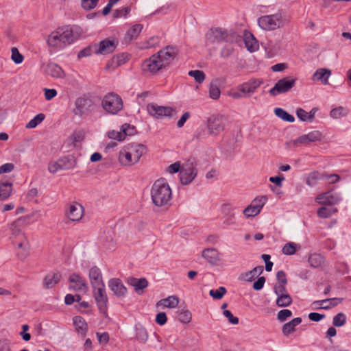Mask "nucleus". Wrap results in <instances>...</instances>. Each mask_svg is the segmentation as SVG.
Returning <instances> with one entry per match:
<instances>
[{
  "instance_id": "obj_1",
  "label": "nucleus",
  "mask_w": 351,
  "mask_h": 351,
  "mask_svg": "<svg viewBox=\"0 0 351 351\" xmlns=\"http://www.w3.org/2000/svg\"><path fill=\"white\" fill-rule=\"evenodd\" d=\"M82 29L76 25H64L58 27L48 36L47 43L53 50L65 48L78 39Z\"/></svg>"
},
{
  "instance_id": "obj_2",
  "label": "nucleus",
  "mask_w": 351,
  "mask_h": 351,
  "mask_svg": "<svg viewBox=\"0 0 351 351\" xmlns=\"http://www.w3.org/2000/svg\"><path fill=\"white\" fill-rule=\"evenodd\" d=\"M151 199L158 207L169 206L172 198V191L165 178L154 182L151 189Z\"/></svg>"
},
{
  "instance_id": "obj_3",
  "label": "nucleus",
  "mask_w": 351,
  "mask_h": 351,
  "mask_svg": "<svg viewBox=\"0 0 351 351\" xmlns=\"http://www.w3.org/2000/svg\"><path fill=\"white\" fill-rule=\"evenodd\" d=\"M147 150V147L141 143L128 144L120 151L119 161L122 165L132 166L139 161Z\"/></svg>"
},
{
  "instance_id": "obj_4",
  "label": "nucleus",
  "mask_w": 351,
  "mask_h": 351,
  "mask_svg": "<svg viewBox=\"0 0 351 351\" xmlns=\"http://www.w3.org/2000/svg\"><path fill=\"white\" fill-rule=\"evenodd\" d=\"M101 106L104 110L112 114H117L122 110L123 104L121 97L115 93H109L102 99Z\"/></svg>"
},
{
  "instance_id": "obj_5",
  "label": "nucleus",
  "mask_w": 351,
  "mask_h": 351,
  "mask_svg": "<svg viewBox=\"0 0 351 351\" xmlns=\"http://www.w3.org/2000/svg\"><path fill=\"white\" fill-rule=\"evenodd\" d=\"M197 163L195 158H190L182 164L180 172V182L184 185L190 184L197 176Z\"/></svg>"
},
{
  "instance_id": "obj_6",
  "label": "nucleus",
  "mask_w": 351,
  "mask_h": 351,
  "mask_svg": "<svg viewBox=\"0 0 351 351\" xmlns=\"http://www.w3.org/2000/svg\"><path fill=\"white\" fill-rule=\"evenodd\" d=\"M259 27L265 31H274L284 26L280 14L265 15L258 19Z\"/></svg>"
},
{
  "instance_id": "obj_7",
  "label": "nucleus",
  "mask_w": 351,
  "mask_h": 351,
  "mask_svg": "<svg viewBox=\"0 0 351 351\" xmlns=\"http://www.w3.org/2000/svg\"><path fill=\"white\" fill-rule=\"evenodd\" d=\"M21 221L19 219L15 221L11 224V239L12 240V243L15 245H17L19 248H21L27 251L29 250V245L26 237L21 231Z\"/></svg>"
},
{
  "instance_id": "obj_8",
  "label": "nucleus",
  "mask_w": 351,
  "mask_h": 351,
  "mask_svg": "<svg viewBox=\"0 0 351 351\" xmlns=\"http://www.w3.org/2000/svg\"><path fill=\"white\" fill-rule=\"evenodd\" d=\"M296 78L291 76H287L279 80L271 88L269 93L271 96H276L279 94L286 93L290 91L295 86Z\"/></svg>"
},
{
  "instance_id": "obj_9",
  "label": "nucleus",
  "mask_w": 351,
  "mask_h": 351,
  "mask_svg": "<svg viewBox=\"0 0 351 351\" xmlns=\"http://www.w3.org/2000/svg\"><path fill=\"white\" fill-rule=\"evenodd\" d=\"M225 119L222 115L213 116L207 120V128L209 134L217 136L225 128Z\"/></svg>"
},
{
  "instance_id": "obj_10",
  "label": "nucleus",
  "mask_w": 351,
  "mask_h": 351,
  "mask_svg": "<svg viewBox=\"0 0 351 351\" xmlns=\"http://www.w3.org/2000/svg\"><path fill=\"white\" fill-rule=\"evenodd\" d=\"M75 114L80 117L88 114L94 109L93 101L85 97H79L75 102Z\"/></svg>"
},
{
  "instance_id": "obj_11",
  "label": "nucleus",
  "mask_w": 351,
  "mask_h": 351,
  "mask_svg": "<svg viewBox=\"0 0 351 351\" xmlns=\"http://www.w3.org/2000/svg\"><path fill=\"white\" fill-rule=\"evenodd\" d=\"M178 53V50L176 47L167 46L160 49L156 54L163 66L166 67L173 62Z\"/></svg>"
},
{
  "instance_id": "obj_12",
  "label": "nucleus",
  "mask_w": 351,
  "mask_h": 351,
  "mask_svg": "<svg viewBox=\"0 0 351 351\" xmlns=\"http://www.w3.org/2000/svg\"><path fill=\"white\" fill-rule=\"evenodd\" d=\"M147 110L149 115L156 119H162L164 117H170L172 113V108L151 103L147 106Z\"/></svg>"
},
{
  "instance_id": "obj_13",
  "label": "nucleus",
  "mask_w": 351,
  "mask_h": 351,
  "mask_svg": "<svg viewBox=\"0 0 351 351\" xmlns=\"http://www.w3.org/2000/svg\"><path fill=\"white\" fill-rule=\"evenodd\" d=\"M322 139V134L317 130L311 131L308 134H303L295 140H292L289 143L293 146L300 144H308L313 142L321 141Z\"/></svg>"
},
{
  "instance_id": "obj_14",
  "label": "nucleus",
  "mask_w": 351,
  "mask_h": 351,
  "mask_svg": "<svg viewBox=\"0 0 351 351\" xmlns=\"http://www.w3.org/2000/svg\"><path fill=\"white\" fill-rule=\"evenodd\" d=\"M165 68L161 62L157 54L152 55L149 59L144 61L143 69L145 71L156 73L158 71Z\"/></svg>"
},
{
  "instance_id": "obj_15",
  "label": "nucleus",
  "mask_w": 351,
  "mask_h": 351,
  "mask_svg": "<svg viewBox=\"0 0 351 351\" xmlns=\"http://www.w3.org/2000/svg\"><path fill=\"white\" fill-rule=\"evenodd\" d=\"M94 289V296L97 302L99 310L101 313H104L106 310V304L108 302V298L106 294L105 285H101L93 287Z\"/></svg>"
},
{
  "instance_id": "obj_16",
  "label": "nucleus",
  "mask_w": 351,
  "mask_h": 351,
  "mask_svg": "<svg viewBox=\"0 0 351 351\" xmlns=\"http://www.w3.org/2000/svg\"><path fill=\"white\" fill-rule=\"evenodd\" d=\"M116 47L117 43L108 39L101 40L98 44L93 45L95 53L103 55L112 53Z\"/></svg>"
},
{
  "instance_id": "obj_17",
  "label": "nucleus",
  "mask_w": 351,
  "mask_h": 351,
  "mask_svg": "<svg viewBox=\"0 0 351 351\" xmlns=\"http://www.w3.org/2000/svg\"><path fill=\"white\" fill-rule=\"evenodd\" d=\"M315 201L319 204L330 206L337 204L340 201V197L337 193L328 191L317 195Z\"/></svg>"
},
{
  "instance_id": "obj_18",
  "label": "nucleus",
  "mask_w": 351,
  "mask_h": 351,
  "mask_svg": "<svg viewBox=\"0 0 351 351\" xmlns=\"http://www.w3.org/2000/svg\"><path fill=\"white\" fill-rule=\"evenodd\" d=\"M262 82L258 80H251L245 82L238 87V90L244 95V97H250L255 93L256 89L261 86Z\"/></svg>"
},
{
  "instance_id": "obj_19",
  "label": "nucleus",
  "mask_w": 351,
  "mask_h": 351,
  "mask_svg": "<svg viewBox=\"0 0 351 351\" xmlns=\"http://www.w3.org/2000/svg\"><path fill=\"white\" fill-rule=\"evenodd\" d=\"M84 209L79 204H71L66 213L67 218L72 221H79L83 217Z\"/></svg>"
},
{
  "instance_id": "obj_20",
  "label": "nucleus",
  "mask_w": 351,
  "mask_h": 351,
  "mask_svg": "<svg viewBox=\"0 0 351 351\" xmlns=\"http://www.w3.org/2000/svg\"><path fill=\"white\" fill-rule=\"evenodd\" d=\"M263 205L264 202L262 201V199H254L250 205L243 210V215L247 218L254 217L261 213Z\"/></svg>"
},
{
  "instance_id": "obj_21",
  "label": "nucleus",
  "mask_w": 351,
  "mask_h": 351,
  "mask_svg": "<svg viewBox=\"0 0 351 351\" xmlns=\"http://www.w3.org/2000/svg\"><path fill=\"white\" fill-rule=\"evenodd\" d=\"M227 32L221 28L213 29L206 34L207 39L212 43L227 40Z\"/></svg>"
},
{
  "instance_id": "obj_22",
  "label": "nucleus",
  "mask_w": 351,
  "mask_h": 351,
  "mask_svg": "<svg viewBox=\"0 0 351 351\" xmlns=\"http://www.w3.org/2000/svg\"><path fill=\"white\" fill-rule=\"evenodd\" d=\"M108 286L110 290L118 297L125 295L127 292L126 287L123 285L121 280L118 278H112L109 280Z\"/></svg>"
},
{
  "instance_id": "obj_23",
  "label": "nucleus",
  "mask_w": 351,
  "mask_h": 351,
  "mask_svg": "<svg viewBox=\"0 0 351 351\" xmlns=\"http://www.w3.org/2000/svg\"><path fill=\"white\" fill-rule=\"evenodd\" d=\"M69 281L73 284L71 287L77 291L87 290L88 286L85 280L78 274H73L69 277Z\"/></svg>"
},
{
  "instance_id": "obj_24",
  "label": "nucleus",
  "mask_w": 351,
  "mask_h": 351,
  "mask_svg": "<svg viewBox=\"0 0 351 351\" xmlns=\"http://www.w3.org/2000/svg\"><path fill=\"white\" fill-rule=\"evenodd\" d=\"M220 253L215 248H206L203 250L202 256L210 264L216 265L219 261Z\"/></svg>"
},
{
  "instance_id": "obj_25",
  "label": "nucleus",
  "mask_w": 351,
  "mask_h": 351,
  "mask_svg": "<svg viewBox=\"0 0 351 351\" xmlns=\"http://www.w3.org/2000/svg\"><path fill=\"white\" fill-rule=\"evenodd\" d=\"M45 72L48 75L54 78H63L65 73L62 69L56 63H49L45 69Z\"/></svg>"
},
{
  "instance_id": "obj_26",
  "label": "nucleus",
  "mask_w": 351,
  "mask_h": 351,
  "mask_svg": "<svg viewBox=\"0 0 351 351\" xmlns=\"http://www.w3.org/2000/svg\"><path fill=\"white\" fill-rule=\"evenodd\" d=\"M89 278L93 287L104 285L102 280V275L99 269L97 267L90 268L89 271Z\"/></svg>"
},
{
  "instance_id": "obj_27",
  "label": "nucleus",
  "mask_w": 351,
  "mask_h": 351,
  "mask_svg": "<svg viewBox=\"0 0 351 351\" xmlns=\"http://www.w3.org/2000/svg\"><path fill=\"white\" fill-rule=\"evenodd\" d=\"M73 322L77 332L82 337H85L88 331V325L85 319L82 317L75 316Z\"/></svg>"
},
{
  "instance_id": "obj_28",
  "label": "nucleus",
  "mask_w": 351,
  "mask_h": 351,
  "mask_svg": "<svg viewBox=\"0 0 351 351\" xmlns=\"http://www.w3.org/2000/svg\"><path fill=\"white\" fill-rule=\"evenodd\" d=\"M179 298L176 295H171L166 298L160 300L156 303V307L164 306L169 308H174L179 304Z\"/></svg>"
},
{
  "instance_id": "obj_29",
  "label": "nucleus",
  "mask_w": 351,
  "mask_h": 351,
  "mask_svg": "<svg viewBox=\"0 0 351 351\" xmlns=\"http://www.w3.org/2000/svg\"><path fill=\"white\" fill-rule=\"evenodd\" d=\"M85 137V131L79 130L73 132L67 138V143L70 147H75L77 143L84 141Z\"/></svg>"
},
{
  "instance_id": "obj_30",
  "label": "nucleus",
  "mask_w": 351,
  "mask_h": 351,
  "mask_svg": "<svg viewBox=\"0 0 351 351\" xmlns=\"http://www.w3.org/2000/svg\"><path fill=\"white\" fill-rule=\"evenodd\" d=\"M331 74V71L326 69H319L313 75V81H322L324 85L328 84V77Z\"/></svg>"
},
{
  "instance_id": "obj_31",
  "label": "nucleus",
  "mask_w": 351,
  "mask_h": 351,
  "mask_svg": "<svg viewBox=\"0 0 351 351\" xmlns=\"http://www.w3.org/2000/svg\"><path fill=\"white\" fill-rule=\"evenodd\" d=\"M12 191V183L10 181H1L0 182V199L5 200L11 195Z\"/></svg>"
},
{
  "instance_id": "obj_32",
  "label": "nucleus",
  "mask_w": 351,
  "mask_h": 351,
  "mask_svg": "<svg viewBox=\"0 0 351 351\" xmlns=\"http://www.w3.org/2000/svg\"><path fill=\"white\" fill-rule=\"evenodd\" d=\"M302 322V318L296 317L282 326V332L284 335L288 336L295 331V328Z\"/></svg>"
},
{
  "instance_id": "obj_33",
  "label": "nucleus",
  "mask_w": 351,
  "mask_h": 351,
  "mask_svg": "<svg viewBox=\"0 0 351 351\" xmlns=\"http://www.w3.org/2000/svg\"><path fill=\"white\" fill-rule=\"evenodd\" d=\"M263 266L260 265L255 267L251 271L242 274L241 275V279L246 281H252L255 277L261 275L263 272Z\"/></svg>"
},
{
  "instance_id": "obj_34",
  "label": "nucleus",
  "mask_w": 351,
  "mask_h": 351,
  "mask_svg": "<svg viewBox=\"0 0 351 351\" xmlns=\"http://www.w3.org/2000/svg\"><path fill=\"white\" fill-rule=\"evenodd\" d=\"M130 128L128 125V123L123 124L119 131L117 130H111L108 132V136L110 138L117 140L119 141H123L126 136V132L124 131L125 129Z\"/></svg>"
},
{
  "instance_id": "obj_35",
  "label": "nucleus",
  "mask_w": 351,
  "mask_h": 351,
  "mask_svg": "<svg viewBox=\"0 0 351 351\" xmlns=\"http://www.w3.org/2000/svg\"><path fill=\"white\" fill-rule=\"evenodd\" d=\"M61 275L59 273L48 274L44 279V287L50 289L54 287L60 281Z\"/></svg>"
},
{
  "instance_id": "obj_36",
  "label": "nucleus",
  "mask_w": 351,
  "mask_h": 351,
  "mask_svg": "<svg viewBox=\"0 0 351 351\" xmlns=\"http://www.w3.org/2000/svg\"><path fill=\"white\" fill-rule=\"evenodd\" d=\"M129 282L134 287L135 291L138 293H139V291H142L148 286V282L145 278L138 279L132 278L129 280Z\"/></svg>"
},
{
  "instance_id": "obj_37",
  "label": "nucleus",
  "mask_w": 351,
  "mask_h": 351,
  "mask_svg": "<svg viewBox=\"0 0 351 351\" xmlns=\"http://www.w3.org/2000/svg\"><path fill=\"white\" fill-rule=\"evenodd\" d=\"M244 43L245 47L250 51H255L258 49V43L254 36L251 34L245 35Z\"/></svg>"
},
{
  "instance_id": "obj_38",
  "label": "nucleus",
  "mask_w": 351,
  "mask_h": 351,
  "mask_svg": "<svg viewBox=\"0 0 351 351\" xmlns=\"http://www.w3.org/2000/svg\"><path fill=\"white\" fill-rule=\"evenodd\" d=\"M275 114L282 120L290 123H293L295 121V118L293 115L289 114L287 112L280 108H276L274 109Z\"/></svg>"
},
{
  "instance_id": "obj_39",
  "label": "nucleus",
  "mask_w": 351,
  "mask_h": 351,
  "mask_svg": "<svg viewBox=\"0 0 351 351\" xmlns=\"http://www.w3.org/2000/svg\"><path fill=\"white\" fill-rule=\"evenodd\" d=\"M276 303L278 307H287L292 303V298L289 293L278 295Z\"/></svg>"
},
{
  "instance_id": "obj_40",
  "label": "nucleus",
  "mask_w": 351,
  "mask_h": 351,
  "mask_svg": "<svg viewBox=\"0 0 351 351\" xmlns=\"http://www.w3.org/2000/svg\"><path fill=\"white\" fill-rule=\"evenodd\" d=\"M349 110L342 106L333 108L330 110V115L333 119H339L348 114Z\"/></svg>"
},
{
  "instance_id": "obj_41",
  "label": "nucleus",
  "mask_w": 351,
  "mask_h": 351,
  "mask_svg": "<svg viewBox=\"0 0 351 351\" xmlns=\"http://www.w3.org/2000/svg\"><path fill=\"white\" fill-rule=\"evenodd\" d=\"M143 29V25L141 24H136L133 25L127 32V38L129 40L136 39Z\"/></svg>"
},
{
  "instance_id": "obj_42",
  "label": "nucleus",
  "mask_w": 351,
  "mask_h": 351,
  "mask_svg": "<svg viewBox=\"0 0 351 351\" xmlns=\"http://www.w3.org/2000/svg\"><path fill=\"white\" fill-rule=\"evenodd\" d=\"M324 178L323 175L321 176L317 171H313L309 173L306 178V184L312 187L317 184L319 180Z\"/></svg>"
},
{
  "instance_id": "obj_43",
  "label": "nucleus",
  "mask_w": 351,
  "mask_h": 351,
  "mask_svg": "<svg viewBox=\"0 0 351 351\" xmlns=\"http://www.w3.org/2000/svg\"><path fill=\"white\" fill-rule=\"evenodd\" d=\"M300 248V245L293 242L286 243L282 247V253L285 255L294 254L298 249Z\"/></svg>"
},
{
  "instance_id": "obj_44",
  "label": "nucleus",
  "mask_w": 351,
  "mask_h": 351,
  "mask_svg": "<svg viewBox=\"0 0 351 351\" xmlns=\"http://www.w3.org/2000/svg\"><path fill=\"white\" fill-rule=\"evenodd\" d=\"M337 212V209L335 208H328L322 206L317 210V215L321 218H328L332 216L334 213Z\"/></svg>"
},
{
  "instance_id": "obj_45",
  "label": "nucleus",
  "mask_w": 351,
  "mask_h": 351,
  "mask_svg": "<svg viewBox=\"0 0 351 351\" xmlns=\"http://www.w3.org/2000/svg\"><path fill=\"white\" fill-rule=\"evenodd\" d=\"M45 118V115L43 113L36 114L32 119H31L25 125L27 129L35 128L39 125Z\"/></svg>"
},
{
  "instance_id": "obj_46",
  "label": "nucleus",
  "mask_w": 351,
  "mask_h": 351,
  "mask_svg": "<svg viewBox=\"0 0 351 351\" xmlns=\"http://www.w3.org/2000/svg\"><path fill=\"white\" fill-rule=\"evenodd\" d=\"M136 339L141 343H145L148 339V334L147 332L146 329L141 326H136Z\"/></svg>"
},
{
  "instance_id": "obj_47",
  "label": "nucleus",
  "mask_w": 351,
  "mask_h": 351,
  "mask_svg": "<svg viewBox=\"0 0 351 351\" xmlns=\"http://www.w3.org/2000/svg\"><path fill=\"white\" fill-rule=\"evenodd\" d=\"M308 262L311 267H318L324 263V258L320 254H314L310 256Z\"/></svg>"
},
{
  "instance_id": "obj_48",
  "label": "nucleus",
  "mask_w": 351,
  "mask_h": 351,
  "mask_svg": "<svg viewBox=\"0 0 351 351\" xmlns=\"http://www.w3.org/2000/svg\"><path fill=\"white\" fill-rule=\"evenodd\" d=\"M221 94L220 89L216 83H211L209 87V96L213 99L219 98Z\"/></svg>"
},
{
  "instance_id": "obj_49",
  "label": "nucleus",
  "mask_w": 351,
  "mask_h": 351,
  "mask_svg": "<svg viewBox=\"0 0 351 351\" xmlns=\"http://www.w3.org/2000/svg\"><path fill=\"white\" fill-rule=\"evenodd\" d=\"M179 317L178 319L183 324H188L191 322L192 315L191 313L188 310H182L178 311Z\"/></svg>"
},
{
  "instance_id": "obj_50",
  "label": "nucleus",
  "mask_w": 351,
  "mask_h": 351,
  "mask_svg": "<svg viewBox=\"0 0 351 351\" xmlns=\"http://www.w3.org/2000/svg\"><path fill=\"white\" fill-rule=\"evenodd\" d=\"M189 75L193 77L196 82L202 83L205 80V74L202 71L193 70L189 72Z\"/></svg>"
},
{
  "instance_id": "obj_51",
  "label": "nucleus",
  "mask_w": 351,
  "mask_h": 351,
  "mask_svg": "<svg viewBox=\"0 0 351 351\" xmlns=\"http://www.w3.org/2000/svg\"><path fill=\"white\" fill-rule=\"evenodd\" d=\"M346 315L343 313H339L333 317L332 324L336 327H341L346 324Z\"/></svg>"
},
{
  "instance_id": "obj_52",
  "label": "nucleus",
  "mask_w": 351,
  "mask_h": 351,
  "mask_svg": "<svg viewBox=\"0 0 351 351\" xmlns=\"http://www.w3.org/2000/svg\"><path fill=\"white\" fill-rule=\"evenodd\" d=\"M226 293V289L223 287H220L217 289H211L209 291V294L214 299H221L223 296Z\"/></svg>"
},
{
  "instance_id": "obj_53",
  "label": "nucleus",
  "mask_w": 351,
  "mask_h": 351,
  "mask_svg": "<svg viewBox=\"0 0 351 351\" xmlns=\"http://www.w3.org/2000/svg\"><path fill=\"white\" fill-rule=\"evenodd\" d=\"M12 60L16 64H21L23 60V56L19 53V50L16 47H12Z\"/></svg>"
},
{
  "instance_id": "obj_54",
  "label": "nucleus",
  "mask_w": 351,
  "mask_h": 351,
  "mask_svg": "<svg viewBox=\"0 0 351 351\" xmlns=\"http://www.w3.org/2000/svg\"><path fill=\"white\" fill-rule=\"evenodd\" d=\"M292 316V312L289 309L280 311L277 314V319L280 322H285L287 318Z\"/></svg>"
},
{
  "instance_id": "obj_55",
  "label": "nucleus",
  "mask_w": 351,
  "mask_h": 351,
  "mask_svg": "<svg viewBox=\"0 0 351 351\" xmlns=\"http://www.w3.org/2000/svg\"><path fill=\"white\" fill-rule=\"evenodd\" d=\"M99 0H82V6L84 10H90L96 7Z\"/></svg>"
},
{
  "instance_id": "obj_56",
  "label": "nucleus",
  "mask_w": 351,
  "mask_h": 351,
  "mask_svg": "<svg viewBox=\"0 0 351 351\" xmlns=\"http://www.w3.org/2000/svg\"><path fill=\"white\" fill-rule=\"evenodd\" d=\"M286 285H283V284H280V283L276 284L274 285V291L277 296L287 293V289H286Z\"/></svg>"
},
{
  "instance_id": "obj_57",
  "label": "nucleus",
  "mask_w": 351,
  "mask_h": 351,
  "mask_svg": "<svg viewBox=\"0 0 351 351\" xmlns=\"http://www.w3.org/2000/svg\"><path fill=\"white\" fill-rule=\"evenodd\" d=\"M223 315L228 319V322L234 325L238 324L239 319L237 317H234L230 311L224 310L223 312Z\"/></svg>"
},
{
  "instance_id": "obj_58",
  "label": "nucleus",
  "mask_w": 351,
  "mask_h": 351,
  "mask_svg": "<svg viewBox=\"0 0 351 351\" xmlns=\"http://www.w3.org/2000/svg\"><path fill=\"white\" fill-rule=\"evenodd\" d=\"M308 112L302 108H299L296 110V115H297L298 118L300 120H301L302 121H308L309 122L310 118H308Z\"/></svg>"
},
{
  "instance_id": "obj_59",
  "label": "nucleus",
  "mask_w": 351,
  "mask_h": 351,
  "mask_svg": "<svg viewBox=\"0 0 351 351\" xmlns=\"http://www.w3.org/2000/svg\"><path fill=\"white\" fill-rule=\"evenodd\" d=\"M182 165L180 162H176L171 165H170L167 169V171L169 173H177V172H180V170H181V168H182Z\"/></svg>"
},
{
  "instance_id": "obj_60",
  "label": "nucleus",
  "mask_w": 351,
  "mask_h": 351,
  "mask_svg": "<svg viewBox=\"0 0 351 351\" xmlns=\"http://www.w3.org/2000/svg\"><path fill=\"white\" fill-rule=\"evenodd\" d=\"M61 162L62 160H59L58 162L50 163L48 167L49 171L52 173H56V172H58L60 169L62 168Z\"/></svg>"
},
{
  "instance_id": "obj_61",
  "label": "nucleus",
  "mask_w": 351,
  "mask_h": 351,
  "mask_svg": "<svg viewBox=\"0 0 351 351\" xmlns=\"http://www.w3.org/2000/svg\"><path fill=\"white\" fill-rule=\"evenodd\" d=\"M130 7H125L123 8L114 10L113 15H114V17H115V18L126 16L127 14L130 12Z\"/></svg>"
},
{
  "instance_id": "obj_62",
  "label": "nucleus",
  "mask_w": 351,
  "mask_h": 351,
  "mask_svg": "<svg viewBox=\"0 0 351 351\" xmlns=\"http://www.w3.org/2000/svg\"><path fill=\"white\" fill-rule=\"evenodd\" d=\"M342 300H343L342 298H334L322 300V302H325L326 304L328 303V305L327 306H329V308H330L332 307H334V306L338 305L339 303H341L342 302Z\"/></svg>"
},
{
  "instance_id": "obj_63",
  "label": "nucleus",
  "mask_w": 351,
  "mask_h": 351,
  "mask_svg": "<svg viewBox=\"0 0 351 351\" xmlns=\"http://www.w3.org/2000/svg\"><path fill=\"white\" fill-rule=\"evenodd\" d=\"M167 317L165 313H159L156 315V322L160 326H162L167 323Z\"/></svg>"
},
{
  "instance_id": "obj_64",
  "label": "nucleus",
  "mask_w": 351,
  "mask_h": 351,
  "mask_svg": "<svg viewBox=\"0 0 351 351\" xmlns=\"http://www.w3.org/2000/svg\"><path fill=\"white\" fill-rule=\"evenodd\" d=\"M0 351H12L9 340L6 339H0Z\"/></svg>"
}]
</instances>
